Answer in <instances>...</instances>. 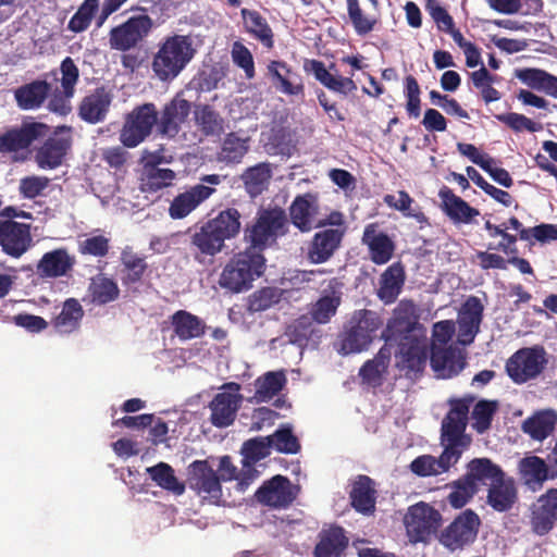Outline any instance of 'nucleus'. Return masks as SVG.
Listing matches in <instances>:
<instances>
[{
	"instance_id": "1",
	"label": "nucleus",
	"mask_w": 557,
	"mask_h": 557,
	"mask_svg": "<svg viewBox=\"0 0 557 557\" xmlns=\"http://www.w3.org/2000/svg\"><path fill=\"white\" fill-rule=\"evenodd\" d=\"M474 398H451L448 404L449 411L442 421L441 441L444 450L438 458L431 455L417 457L410 463V470L419 476L437 475L447 472L461 458L465 450L471 445V437L467 435L468 414Z\"/></svg>"
},
{
	"instance_id": "2",
	"label": "nucleus",
	"mask_w": 557,
	"mask_h": 557,
	"mask_svg": "<svg viewBox=\"0 0 557 557\" xmlns=\"http://www.w3.org/2000/svg\"><path fill=\"white\" fill-rule=\"evenodd\" d=\"M195 54L196 49L191 36L169 35L158 44L151 69L160 81H172L182 73Z\"/></svg>"
},
{
	"instance_id": "3",
	"label": "nucleus",
	"mask_w": 557,
	"mask_h": 557,
	"mask_svg": "<svg viewBox=\"0 0 557 557\" xmlns=\"http://www.w3.org/2000/svg\"><path fill=\"white\" fill-rule=\"evenodd\" d=\"M382 326L383 320L375 311L368 309L354 311L338 336L339 351L348 355L367 350Z\"/></svg>"
},
{
	"instance_id": "4",
	"label": "nucleus",
	"mask_w": 557,
	"mask_h": 557,
	"mask_svg": "<svg viewBox=\"0 0 557 557\" xmlns=\"http://www.w3.org/2000/svg\"><path fill=\"white\" fill-rule=\"evenodd\" d=\"M287 222L286 213L282 208L277 206L261 208L252 224L246 226L244 239L250 247L262 252L275 243L277 237L285 235Z\"/></svg>"
},
{
	"instance_id": "5",
	"label": "nucleus",
	"mask_w": 557,
	"mask_h": 557,
	"mask_svg": "<svg viewBox=\"0 0 557 557\" xmlns=\"http://www.w3.org/2000/svg\"><path fill=\"white\" fill-rule=\"evenodd\" d=\"M547 352L541 345L522 347L515 351L505 363L509 379L518 385L536 380L546 369Z\"/></svg>"
},
{
	"instance_id": "6",
	"label": "nucleus",
	"mask_w": 557,
	"mask_h": 557,
	"mask_svg": "<svg viewBox=\"0 0 557 557\" xmlns=\"http://www.w3.org/2000/svg\"><path fill=\"white\" fill-rule=\"evenodd\" d=\"M153 28L154 21L148 14H134L110 29L109 46L120 52L139 48Z\"/></svg>"
},
{
	"instance_id": "7",
	"label": "nucleus",
	"mask_w": 557,
	"mask_h": 557,
	"mask_svg": "<svg viewBox=\"0 0 557 557\" xmlns=\"http://www.w3.org/2000/svg\"><path fill=\"white\" fill-rule=\"evenodd\" d=\"M158 110L154 103L136 106L126 114L120 131V141L124 147L135 148L144 143L157 127Z\"/></svg>"
},
{
	"instance_id": "8",
	"label": "nucleus",
	"mask_w": 557,
	"mask_h": 557,
	"mask_svg": "<svg viewBox=\"0 0 557 557\" xmlns=\"http://www.w3.org/2000/svg\"><path fill=\"white\" fill-rule=\"evenodd\" d=\"M221 182L222 176L219 174L201 176L199 184L189 186L173 198L168 209L170 218L182 220L188 216L215 193V188L212 186L219 185Z\"/></svg>"
},
{
	"instance_id": "9",
	"label": "nucleus",
	"mask_w": 557,
	"mask_h": 557,
	"mask_svg": "<svg viewBox=\"0 0 557 557\" xmlns=\"http://www.w3.org/2000/svg\"><path fill=\"white\" fill-rule=\"evenodd\" d=\"M404 523L410 542L426 543L437 533L442 515L433 506L419 502L408 508Z\"/></svg>"
},
{
	"instance_id": "10",
	"label": "nucleus",
	"mask_w": 557,
	"mask_h": 557,
	"mask_svg": "<svg viewBox=\"0 0 557 557\" xmlns=\"http://www.w3.org/2000/svg\"><path fill=\"white\" fill-rule=\"evenodd\" d=\"M187 485L202 499L218 505L223 496L216 471L208 460H195L187 468Z\"/></svg>"
},
{
	"instance_id": "11",
	"label": "nucleus",
	"mask_w": 557,
	"mask_h": 557,
	"mask_svg": "<svg viewBox=\"0 0 557 557\" xmlns=\"http://www.w3.org/2000/svg\"><path fill=\"white\" fill-rule=\"evenodd\" d=\"M428 351L425 336L403 334L398 344V369L405 371V375L409 379L417 377L424 370Z\"/></svg>"
},
{
	"instance_id": "12",
	"label": "nucleus",
	"mask_w": 557,
	"mask_h": 557,
	"mask_svg": "<svg viewBox=\"0 0 557 557\" xmlns=\"http://www.w3.org/2000/svg\"><path fill=\"white\" fill-rule=\"evenodd\" d=\"M481 520L472 509H466L443 530L440 542L450 550L461 549L478 535Z\"/></svg>"
},
{
	"instance_id": "13",
	"label": "nucleus",
	"mask_w": 557,
	"mask_h": 557,
	"mask_svg": "<svg viewBox=\"0 0 557 557\" xmlns=\"http://www.w3.org/2000/svg\"><path fill=\"white\" fill-rule=\"evenodd\" d=\"M72 128L59 126L36 152V162L40 169L60 166L72 147Z\"/></svg>"
},
{
	"instance_id": "14",
	"label": "nucleus",
	"mask_w": 557,
	"mask_h": 557,
	"mask_svg": "<svg viewBox=\"0 0 557 557\" xmlns=\"http://www.w3.org/2000/svg\"><path fill=\"white\" fill-rule=\"evenodd\" d=\"M298 495V487L293 485L287 476L276 474L263 484L255 493L256 499L271 508H287Z\"/></svg>"
},
{
	"instance_id": "15",
	"label": "nucleus",
	"mask_w": 557,
	"mask_h": 557,
	"mask_svg": "<svg viewBox=\"0 0 557 557\" xmlns=\"http://www.w3.org/2000/svg\"><path fill=\"white\" fill-rule=\"evenodd\" d=\"M222 388H232L235 392H220L210 401V421L216 428H227L232 425L236 419L237 411L240 408L243 401V396L238 393L240 388L239 384L227 383L224 384Z\"/></svg>"
},
{
	"instance_id": "16",
	"label": "nucleus",
	"mask_w": 557,
	"mask_h": 557,
	"mask_svg": "<svg viewBox=\"0 0 557 557\" xmlns=\"http://www.w3.org/2000/svg\"><path fill=\"white\" fill-rule=\"evenodd\" d=\"M189 249L194 259L200 263L207 258H213L225 248V242L209 224L208 221L200 226L189 230Z\"/></svg>"
},
{
	"instance_id": "17",
	"label": "nucleus",
	"mask_w": 557,
	"mask_h": 557,
	"mask_svg": "<svg viewBox=\"0 0 557 557\" xmlns=\"http://www.w3.org/2000/svg\"><path fill=\"white\" fill-rule=\"evenodd\" d=\"M190 102L182 97H174L158 111L157 132L160 136L174 138L182 129L190 113Z\"/></svg>"
},
{
	"instance_id": "18",
	"label": "nucleus",
	"mask_w": 557,
	"mask_h": 557,
	"mask_svg": "<svg viewBox=\"0 0 557 557\" xmlns=\"http://www.w3.org/2000/svg\"><path fill=\"white\" fill-rule=\"evenodd\" d=\"M30 226L12 220H0V246L2 251L20 258L32 246Z\"/></svg>"
},
{
	"instance_id": "19",
	"label": "nucleus",
	"mask_w": 557,
	"mask_h": 557,
	"mask_svg": "<svg viewBox=\"0 0 557 557\" xmlns=\"http://www.w3.org/2000/svg\"><path fill=\"white\" fill-rule=\"evenodd\" d=\"M484 307L476 296H469L458 312V343L468 346L480 332Z\"/></svg>"
},
{
	"instance_id": "20",
	"label": "nucleus",
	"mask_w": 557,
	"mask_h": 557,
	"mask_svg": "<svg viewBox=\"0 0 557 557\" xmlns=\"http://www.w3.org/2000/svg\"><path fill=\"white\" fill-rule=\"evenodd\" d=\"M306 72L313 74L314 78L329 90L341 96H348L357 90V84L351 77H344L332 73L337 72L335 63H331L329 69L320 60H306L304 64Z\"/></svg>"
},
{
	"instance_id": "21",
	"label": "nucleus",
	"mask_w": 557,
	"mask_h": 557,
	"mask_svg": "<svg viewBox=\"0 0 557 557\" xmlns=\"http://www.w3.org/2000/svg\"><path fill=\"white\" fill-rule=\"evenodd\" d=\"M430 362L436 376L451 379L458 375L466 367V355L457 347L431 346Z\"/></svg>"
},
{
	"instance_id": "22",
	"label": "nucleus",
	"mask_w": 557,
	"mask_h": 557,
	"mask_svg": "<svg viewBox=\"0 0 557 557\" xmlns=\"http://www.w3.org/2000/svg\"><path fill=\"white\" fill-rule=\"evenodd\" d=\"M557 522V488H549L532 506L531 528L537 535H546Z\"/></svg>"
},
{
	"instance_id": "23",
	"label": "nucleus",
	"mask_w": 557,
	"mask_h": 557,
	"mask_svg": "<svg viewBox=\"0 0 557 557\" xmlns=\"http://www.w3.org/2000/svg\"><path fill=\"white\" fill-rule=\"evenodd\" d=\"M343 238V228L329 227L317 232L308 245L309 261L315 264L329 261L339 249Z\"/></svg>"
},
{
	"instance_id": "24",
	"label": "nucleus",
	"mask_w": 557,
	"mask_h": 557,
	"mask_svg": "<svg viewBox=\"0 0 557 557\" xmlns=\"http://www.w3.org/2000/svg\"><path fill=\"white\" fill-rule=\"evenodd\" d=\"M48 126L42 123H29L20 128H12L0 134V152H17L27 149L33 141L45 137L48 133Z\"/></svg>"
},
{
	"instance_id": "25",
	"label": "nucleus",
	"mask_w": 557,
	"mask_h": 557,
	"mask_svg": "<svg viewBox=\"0 0 557 557\" xmlns=\"http://www.w3.org/2000/svg\"><path fill=\"white\" fill-rule=\"evenodd\" d=\"M268 75L275 89L286 96L302 97L305 85L301 76L286 62L272 60L269 62Z\"/></svg>"
},
{
	"instance_id": "26",
	"label": "nucleus",
	"mask_w": 557,
	"mask_h": 557,
	"mask_svg": "<svg viewBox=\"0 0 557 557\" xmlns=\"http://www.w3.org/2000/svg\"><path fill=\"white\" fill-rule=\"evenodd\" d=\"M75 262V257L66 248H57L42 255L36 264V274L40 278L66 276L73 271Z\"/></svg>"
},
{
	"instance_id": "27",
	"label": "nucleus",
	"mask_w": 557,
	"mask_h": 557,
	"mask_svg": "<svg viewBox=\"0 0 557 557\" xmlns=\"http://www.w3.org/2000/svg\"><path fill=\"white\" fill-rule=\"evenodd\" d=\"M361 242L368 247L373 263L385 264L393 258L395 244L386 233L379 231L377 223L366 225Z\"/></svg>"
},
{
	"instance_id": "28",
	"label": "nucleus",
	"mask_w": 557,
	"mask_h": 557,
	"mask_svg": "<svg viewBox=\"0 0 557 557\" xmlns=\"http://www.w3.org/2000/svg\"><path fill=\"white\" fill-rule=\"evenodd\" d=\"M519 472L523 483L532 491H539L548 479L557 478V468L537 456H528L520 460Z\"/></svg>"
},
{
	"instance_id": "29",
	"label": "nucleus",
	"mask_w": 557,
	"mask_h": 557,
	"mask_svg": "<svg viewBox=\"0 0 557 557\" xmlns=\"http://www.w3.org/2000/svg\"><path fill=\"white\" fill-rule=\"evenodd\" d=\"M438 197L442 211L455 224H470L480 214L476 208L471 207L447 186L440 189Z\"/></svg>"
},
{
	"instance_id": "30",
	"label": "nucleus",
	"mask_w": 557,
	"mask_h": 557,
	"mask_svg": "<svg viewBox=\"0 0 557 557\" xmlns=\"http://www.w3.org/2000/svg\"><path fill=\"white\" fill-rule=\"evenodd\" d=\"M112 102V94L104 87H97L85 96L78 107L79 117L90 124L102 122Z\"/></svg>"
},
{
	"instance_id": "31",
	"label": "nucleus",
	"mask_w": 557,
	"mask_h": 557,
	"mask_svg": "<svg viewBox=\"0 0 557 557\" xmlns=\"http://www.w3.org/2000/svg\"><path fill=\"white\" fill-rule=\"evenodd\" d=\"M314 546V557H343L349 545V539L343 527L332 524L322 529Z\"/></svg>"
},
{
	"instance_id": "32",
	"label": "nucleus",
	"mask_w": 557,
	"mask_h": 557,
	"mask_svg": "<svg viewBox=\"0 0 557 557\" xmlns=\"http://www.w3.org/2000/svg\"><path fill=\"white\" fill-rule=\"evenodd\" d=\"M391 358L392 348L385 344L372 359L367 360L359 369L358 375L361 382L373 388L381 387L388 373Z\"/></svg>"
},
{
	"instance_id": "33",
	"label": "nucleus",
	"mask_w": 557,
	"mask_h": 557,
	"mask_svg": "<svg viewBox=\"0 0 557 557\" xmlns=\"http://www.w3.org/2000/svg\"><path fill=\"white\" fill-rule=\"evenodd\" d=\"M406 281L404 264L398 261L392 263L380 276V286L376 292L377 298L384 305H391L396 301L403 290Z\"/></svg>"
},
{
	"instance_id": "34",
	"label": "nucleus",
	"mask_w": 557,
	"mask_h": 557,
	"mask_svg": "<svg viewBox=\"0 0 557 557\" xmlns=\"http://www.w3.org/2000/svg\"><path fill=\"white\" fill-rule=\"evenodd\" d=\"M318 212V198L315 195L310 193L297 196L289 207L292 223L304 233L315 227L313 220Z\"/></svg>"
},
{
	"instance_id": "35",
	"label": "nucleus",
	"mask_w": 557,
	"mask_h": 557,
	"mask_svg": "<svg viewBox=\"0 0 557 557\" xmlns=\"http://www.w3.org/2000/svg\"><path fill=\"white\" fill-rule=\"evenodd\" d=\"M351 507L362 515L375 511L376 490L374 481L368 475H358L349 492Z\"/></svg>"
},
{
	"instance_id": "36",
	"label": "nucleus",
	"mask_w": 557,
	"mask_h": 557,
	"mask_svg": "<svg viewBox=\"0 0 557 557\" xmlns=\"http://www.w3.org/2000/svg\"><path fill=\"white\" fill-rule=\"evenodd\" d=\"M518 500L516 482L506 473L487 490L486 503L498 512L510 510Z\"/></svg>"
},
{
	"instance_id": "37",
	"label": "nucleus",
	"mask_w": 557,
	"mask_h": 557,
	"mask_svg": "<svg viewBox=\"0 0 557 557\" xmlns=\"http://www.w3.org/2000/svg\"><path fill=\"white\" fill-rule=\"evenodd\" d=\"M245 32L267 49L274 47V33L268 20L257 10H240Z\"/></svg>"
},
{
	"instance_id": "38",
	"label": "nucleus",
	"mask_w": 557,
	"mask_h": 557,
	"mask_svg": "<svg viewBox=\"0 0 557 557\" xmlns=\"http://www.w3.org/2000/svg\"><path fill=\"white\" fill-rule=\"evenodd\" d=\"M505 472L488 458H474L467 465V473L465 474L472 483H474L476 492L480 486H486L487 490L503 478Z\"/></svg>"
},
{
	"instance_id": "39",
	"label": "nucleus",
	"mask_w": 557,
	"mask_h": 557,
	"mask_svg": "<svg viewBox=\"0 0 557 557\" xmlns=\"http://www.w3.org/2000/svg\"><path fill=\"white\" fill-rule=\"evenodd\" d=\"M219 285L236 294L251 288L252 282L246 275L244 268H240L238 253H235L223 268Z\"/></svg>"
},
{
	"instance_id": "40",
	"label": "nucleus",
	"mask_w": 557,
	"mask_h": 557,
	"mask_svg": "<svg viewBox=\"0 0 557 557\" xmlns=\"http://www.w3.org/2000/svg\"><path fill=\"white\" fill-rule=\"evenodd\" d=\"M171 324L175 335L181 341L201 337L206 332L205 322L199 317L186 310H177L174 312L171 317Z\"/></svg>"
},
{
	"instance_id": "41",
	"label": "nucleus",
	"mask_w": 557,
	"mask_h": 557,
	"mask_svg": "<svg viewBox=\"0 0 557 557\" xmlns=\"http://www.w3.org/2000/svg\"><path fill=\"white\" fill-rule=\"evenodd\" d=\"M338 283L333 278L330 283L331 292H324V294L312 305L310 314L313 321L320 324L327 323L332 317L336 314V311L342 302V293L335 289Z\"/></svg>"
},
{
	"instance_id": "42",
	"label": "nucleus",
	"mask_w": 557,
	"mask_h": 557,
	"mask_svg": "<svg viewBox=\"0 0 557 557\" xmlns=\"http://www.w3.org/2000/svg\"><path fill=\"white\" fill-rule=\"evenodd\" d=\"M209 224L224 239L236 238L242 230V213L234 207H227L218 212V214L208 220Z\"/></svg>"
},
{
	"instance_id": "43",
	"label": "nucleus",
	"mask_w": 557,
	"mask_h": 557,
	"mask_svg": "<svg viewBox=\"0 0 557 557\" xmlns=\"http://www.w3.org/2000/svg\"><path fill=\"white\" fill-rule=\"evenodd\" d=\"M557 424V413L552 410H543L529 417L522 423V430L535 441H543L547 438L554 431Z\"/></svg>"
},
{
	"instance_id": "44",
	"label": "nucleus",
	"mask_w": 557,
	"mask_h": 557,
	"mask_svg": "<svg viewBox=\"0 0 557 557\" xmlns=\"http://www.w3.org/2000/svg\"><path fill=\"white\" fill-rule=\"evenodd\" d=\"M516 77L531 89L557 98V77L544 70L527 67L516 71Z\"/></svg>"
},
{
	"instance_id": "45",
	"label": "nucleus",
	"mask_w": 557,
	"mask_h": 557,
	"mask_svg": "<svg viewBox=\"0 0 557 557\" xmlns=\"http://www.w3.org/2000/svg\"><path fill=\"white\" fill-rule=\"evenodd\" d=\"M84 317V309L76 298L63 302L61 312L52 320V325L60 333L70 334L77 331Z\"/></svg>"
},
{
	"instance_id": "46",
	"label": "nucleus",
	"mask_w": 557,
	"mask_h": 557,
	"mask_svg": "<svg viewBox=\"0 0 557 557\" xmlns=\"http://www.w3.org/2000/svg\"><path fill=\"white\" fill-rule=\"evenodd\" d=\"M50 91V85L46 81H34L21 86L14 92L17 106L23 110L39 108Z\"/></svg>"
},
{
	"instance_id": "47",
	"label": "nucleus",
	"mask_w": 557,
	"mask_h": 557,
	"mask_svg": "<svg viewBox=\"0 0 557 557\" xmlns=\"http://www.w3.org/2000/svg\"><path fill=\"white\" fill-rule=\"evenodd\" d=\"M121 280L126 286L140 282L148 268L145 258L128 247L121 252Z\"/></svg>"
},
{
	"instance_id": "48",
	"label": "nucleus",
	"mask_w": 557,
	"mask_h": 557,
	"mask_svg": "<svg viewBox=\"0 0 557 557\" xmlns=\"http://www.w3.org/2000/svg\"><path fill=\"white\" fill-rule=\"evenodd\" d=\"M272 177V169L269 163L261 162L250 166L242 174V180L247 194L257 197L268 188Z\"/></svg>"
},
{
	"instance_id": "49",
	"label": "nucleus",
	"mask_w": 557,
	"mask_h": 557,
	"mask_svg": "<svg viewBox=\"0 0 557 557\" xmlns=\"http://www.w3.org/2000/svg\"><path fill=\"white\" fill-rule=\"evenodd\" d=\"M176 173L168 168L143 169L139 188L143 193H157L173 185Z\"/></svg>"
},
{
	"instance_id": "50",
	"label": "nucleus",
	"mask_w": 557,
	"mask_h": 557,
	"mask_svg": "<svg viewBox=\"0 0 557 557\" xmlns=\"http://www.w3.org/2000/svg\"><path fill=\"white\" fill-rule=\"evenodd\" d=\"M484 228L487 231V234L491 238H502V240L498 244L490 243L487 245L488 250L500 251L508 257L512 255H518L519 250L517 247V242L518 239H520L519 235L508 233L507 223H502L497 225L487 220L484 223Z\"/></svg>"
},
{
	"instance_id": "51",
	"label": "nucleus",
	"mask_w": 557,
	"mask_h": 557,
	"mask_svg": "<svg viewBox=\"0 0 557 557\" xmlns=\"http://www.w3.org/2000/svg\"><path fill=\"white\" fill-rule=\"evenodd\" d=\"M417 307L412 300L403 299L393 311L389 327L404 334H414L412 331L418 324Z\"/></svg>"
},
{
	"instance_id": "52",
	"label": "nucleus",
	"mask_w": 557,
	"mask_h": 557,
	"mask_svg": "<svg viewBox=\"0 0 557 557\" xmlns=\"http://www.w3.org/2000/svg\"><path fill=\"white\" fill-rule=\"evenodd\" d=\"M147 472L150 479L161 488L172 492L177 496L184 494L186 488L185 484L177 480L170 465L159 462L156 466L147 468Z\"/></svg>"
},
{
	"instance_id": "53",
	"label": "nucleus",
	"mask_w": 557,
	"mask_h": 557,
	"mask_svg": "<svg viewBox=\"0 0 557 557\" xmlns=\"http://www.w3.org/2000/svg\"><path fill=\"white\" fill-rule=\"evenodd\" d=\"M195 122L200 132L209 137H219L224 132V120L211 106L203 104L195 111Z\"/></svg>"
},
{
	"instance_id": "54",
	"label": "nucleus",
	"mask_w": 557,
	"mask_h": 557,
	"mask_svg": "<svg viewBox=\"0 0 557 557\" xmlns=\"http://www.w3.org/2000/svg\"><path fill=\"white\" fill-rule=\"evenodd\" d=\"M286 384V376L283 371L267 372L255 381V398L262 403L272 399Z\"/></svg>"
},
{
	"instance_id": "55",
	"label": "nucleus",
	"mask_w": 557,
	"mask_h": 557,
	"mask_svg": "<svg viewBox=\"0 0 557 557\" xmlns=\"http://www.w3.org/2000/svg\"><path fill=\"white\" fill-rule=\"evenodd\" d=\"M89 295L91 302L96 305H107L119 298L120 289L117 284L104 275H97L91 278L89 284Z\"/></svg>"
},
{
	"instance_id": "56",
	"label": "nucleus",
	"mask_w": 557,
	"mask_h": 557,
	"mask_svg": "<svg viewBox=\"0 0 557 557\" xmlns=\"http://www.w3.org/2000/svg\"><path fill=\"white\" fill-rule=\"evenodd\" d=\"M349 22L359 36L370 34L377 24V18L364 13L359 0H346Z\"/></svg>"
},
{
	"instance_id": "57",
	"label": "nucleus",
	"mask_w": 557,
	"mask_h": 557,
	"mask_svg": "<svg viewBox=\"0 0 557 557\" xmlns=\"http://www.w3.org/2000/svg\"><path fill=\"white\" fill-rule=\"evenodd\" d=\"M240 268L251 282L260 277L265 270V258L259 249L248 246L244 251L237 252Z\"/></svg>"
},
{
	"instance_id": "58",
	"label": "nucleus",
	"mask_w": 557,
	"mask_h": 557,
	"mask_svg": "<svg viewBox=\"0 0 557 557\" xmlns=\"http://www.w3.org/2000/svg\"><path fill=\"white\" fill-rule=\"evenodd\" d=\"M98 9L99 0H84L69 21L67 29L76 34L88 29Z\"/></svg>"
},
{
	"instance_id": "59",
	"label": "nucleus",
	"mask_w": 557,
	"mask_h": 557,
	"mask_svg": "<svg viewBox=\"0 0 557 557\" xmlns=\"http://www.w3.org/2000/svg\"><path fill=\"white\" fill-rule=\"evenodd\" d=\"M272 441L269 436L255 437L244 442L240 453L244 456V465L256 463L270 455Z\"/></svg>"
},
{
	"instance_id": "60",
	"label": "nucleus",
	"mask_w": 557,
	"mask_h": 557,
	"mask_svg": "<svg viewBox=\"0 0 557 557\" xmlns=\"http://www.w3.org/2000/svg\"><path fill=\"white\" fill-rule=\"evenodd\" d=\"M248 151L247 140L234 133L225 136L221 148V160L226 163H238Z\"/></svg>"
},
{
	"instance_id": "61",
	"label": "nucleus",
	"mask_w": 557,
	"mask_h": 557,
	"mask_svg": "<svg viewBox=\"0 0 557 557\" xmlns=\"http://www.w3.org/2000/svg\"><path fill=\"white\" fill-rule=\"evenodd\" d=\"M281 299V293L274 287H262L253 292L247 304V310L249 312H261L268 310Z\"/></svg>"
},
{
	"instance_id": "62",
	"label": "nucleus",
	"mask_w": 557,
	"mask_h": 557,
	"mask_svg": "<svg viewBox=\"0 0 557 557\" xmlns=\"http://www.w3.org/2000/svg\"><path fill=\"white\" fill-rule=\"evenodd\" d=\"M496 410L497 401L495 400L483 399L478 401L472 411L473 429L480 434L488 430Z\"/></svg>"
},
{
	"instance_id": "63",
	"label": "nucleus",
	"mask_w": 557,
	"mask_h": 557,
	"mask_svg": "<svg viewBox=\"0 0 557 557\" xmlns=\"http://www.w3.org/2000/svg\"><path fill=\"white\" fill-rule=\"evenodd\" d=\"M476 493L474 483L463 475L453 482V491L448 495V502L454 508H462Z\"/></svg>"
},
{
	"instance_id": "64",
	"label": "nucleus",
	"mask_w": 557,
	"mask_h": 557,
	"mask_svg": "<svg viewBox=\"0 0 557 557\" xmlns=\"http://www.w3.org/2000/svg\"><path fill=\"white\" fill-rule=\"evenodd\" d=\"M272 441V447L284 454H297L300 450L298 438L293 434V430L288 425H284L269 435Z\"/></svg>"
}]
</instances>
